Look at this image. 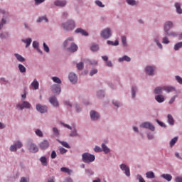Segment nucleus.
I'll list each match as a JSON object with an SVG mask.
<instances>
[{
	"mask_svg": "<svg viewBox=\"0 0 182 182\" xmlns=\"http://www.w3.org/2000/svg\"><path fill=\"white\" fill-rule=\"evenodd\" d=\"M58 141L59 143H60V144H62V146H63V147H65L66 149H70V146H69V144H68V142L59 140Z\"/></svg>",
	"mask_w": 182,
	"mask_h": 182,
	"instance_id": "obj_39",
	"label": "nucleus"
},
{
	"mask_svg": "<svg viewBox=\"0 0 182 182\" xmlns=\"http://www.w3.org/2000/svg\"><path fill=\"white\" fill-rule=\"evenodd\" d=\"M66 151H68V150H66L65 148H60V153L61 154H65V153H66Z\"/></svg>",
	"mask_w": 182,
	"mask_h": 182,
	"instance_id": "obj_61",
	"label": "nucleus"
},
{
	"mask_svg": "<svg viewBox=\"0 0 182 182\" xmlns=\"http://www.w3.org/2000/svg\"><path fill=\"white\" fill-rule=\"evenodd\" d=\"M168 123L173 126L174 124V119L173 118V116L171 114H168Z\"/></svg>",
	"mask_w": 182,
	"mask_h": 182,
	"instance_id": "obj_32",
	"label": "nucleus"
},
{
	"mask_svg": "<svg viewBox=\"0 0 182 182\" xmlns=\"http://www.w3.org/2000/svg\"><path fill=\"white\" fill-rule=\"evenodd\" d=\"M43 49H44L45 52H46L47 53H49V46H48V45H46V43H43Z\"/></svg>",
	"mask_w": 182,
	"mask_h": 182,
	"instance_id": "obj_49",
	"label": "nucleus"
},
{
	"mask_svg": "<svg viewBox=\"0 0 182 182\" xmlns=\"http://www.w3.org/2000/svg\"><path fill=\"white\" fill-rule=\"evenodd\" d=\"M53 132L55 134V136H59V130L56 127L53 128Z\"/></svg>",
	"mask_w": 182,
	"mask_h": 182,
	"instance_id": "obj_51",
	"label": "nucleus"
},
{
	"mask_svg": "<svg viewBox=\"0 0 182 182\" xmlns=\"http://www.w3.org/2000/svg\"><path fill=\"white\" fill-rule=\"evenodd\" d=\"M141 127H143L144 129H149V130H151V132H154L155 130L154 126L150 122L142 123L141 124Z\"/></svg>",
	"mask_w": 182,
	"mask_h": 182,
	"instance_id": "obj_7",
	"label": "nucleus"
},
{
	"mask_svg": "<svg viewBox=\"0 0 182 182\" xmlns=\"http://www.w3.org/2000/svg\"><path fill=\"white\" fill-rule=\"evenodd\" d=\"M130 62L132 59L127 55H124L122 58H119V62Z\"/></svg>",
	"mask_w": 182,
	"mask_h": 182,
	"instance_id": "obj_25",
	"label": "nucleus"
},
{
	"mask_svg": "<svg viewBox=\"0 0 182 182\" xmlns=\"http://www.w3.org/2000/svg\"><path fill=\"white\" fill-rule=\"evenodd\" d=\"M95 4L96 5H97V6H100V8H105V5H103V3H102V1L99 0L95 1Z\"/></svg>",
	"mask_w": 182,
	"mask_h": 182,
	"instance_id": "obj_48",
	"label": "nucleus"
},
{
	"mask_svg": "<svg viewBox=\"0 0 182 182\" xmlns=\"http://www.w3.org/2000/svg\"><path fill=\"white\" fill-rule=\"evenodd\" d=\"M122 43L123 46H127L126 36H122Z\"/></svg>",
	"mask_w": 182,
	"mask_h": 182,
	"instance_id": "obj_45",
	"label": "nucleus"
},
{
	"mask_svg": "<svg viewBox=\"0 0 182 182\" xmlns=\"http://www.w3.org/2000/svg\"><path fill=\"white\" fill-rule=\"evenodd\" d=\"M83 68H84L83 62L77 63V68L78 69V70H83Z\"/></svg>",
	"mask_w": 182,
	"mask_h": 182,
	"instance_id": "obj_41",
	"label": "nucleus"
},
{
	"mask_svg": "<svg viewBox=\"0 0 182 182\" xmlns=\"http://www.w3.org/2000/svg\"><path fill=\"white\" fill-rule=\"evenodd\" d=\"M91 50L92 52H97V50H99V45H93L91 47Z\"/></svg>",
	"mask_w": 182,
	"mask_h": 182,
	"instance_id": "obj_44",
	"label": "nucleus"
},
{
	"mask_svg": "<svg viewBox=\"0 0 182 182\" xmlns=\"http://www.w3.org/2000/svg\"><path fill=\"white\" fill-rule=\"evenodd\" d=\"M33 47L34 49H36L38 52L41 53V55H42L43 52L39 49V43L38 41L33 42Z\"/></svg>",
	"mask_w": 182,
	"mask_h": 182,
	"instance_id": "obj_20",
	"label": "nucleus"
},
{
	"mask_svg": "<svg viewBox=\"0 0 182 182\" xmlns=\"http://www.w3.org/2000/svg\"><path fill=\"white\" fill-rule=\"evenodd\" d=\"M14 56L16 58L17 60H18V62H25V58L23 57H22V55L16 53L14 54Z\"/></svg>",
	"mask_w": 182,
	"mask_h": 182,
	"instance_id": "obj_29",
	"label": "nucleus"
},
{
	"mask_svg": "<svg viewBox=\"0 0 182 182\" xmlns=\"http://www.w3.org/2000/svg\"><path fill=\"white\" fill-rule=\"evenodd\" d=\"M21 97L25 100L26 99V90H24L23 94L21 95Z\"/></svg>",
	"mask_w": 182,
	"mask_h": 182,
	"instance_id": "obj_64",
	"label": "nucleus"
},
{
	"mask_svg": "<svg viewBox=\"0 0 182 182\" xmlns=\"http://www.w3.org/2000/svg\"><path fill=\"white\" fill-rule=\"evenodd\" d=\"M146 75H149V76H151L154 73V69L151 66H147L146 68Z\"/></svg>",
	"mask_w": 182,
	"mask_h": 182,
	"instance_id": "obj_18",
	"label": "nucleus"
},
{
	"mask_svg": "<svg viewBox=\"0 0 182 182\" xmlns=\"http://www.w3.org/2000/svg\"><path fill=\"white\" fill-rule=\"evenodd\" d=\"M127 3L128 5H132V6L137 5V2L135 0H127Z\"/></svg>",
	"mask_w": 182,
	"mask_h": 182,
	"instance_id": "obj_40",
	"label": "nucleus"
},
{
	"mask_svg": "<svg viewBox=\"0 0 182 182\" xmlns=\"http://www.w3.org/2000/svg\"><path fill=\"white\" fill-rule=\"evenodd\" d=\"M56 151H53L51 153V159H56Z\"/></svg>",
	"mask_w": 182,
	"mask_h": 182,
	"instance_id": "obj_62",
	"label": "nucleus"
},
{
	"mask_svg": "<svg viewBox=\"0 0 182 182\" xmlns=\"http://www.w3.org/2000/svg\"><path fill=\"white\" fill-rule=\"evenodd\" d=\"M30 153H38L39 151V148L38 146L33 143L30 144L29 149Z\"/></svg>",
	"mask_w": 182,
	"mask_h": 182,
	"instance_id": "obj_9",
	"label": "nucleus"
},
{
	"mask_svg": "<svg viewBox=\"0 0 182 182\" xmlns=\"http://www.w3.org/2000/svg\"><path fill=\"white\" fill-rule=\"evenodd\" d=\"M90 114L92 120H97V119L100 117L99 113H97L96 111H91Z\"/></svg>",
	"mask_w": 182,
	"mask_h": 182,
	"instance_id": "obj_16",
	"label": "nucleus"
},
{
	"mask_svg": "<svg viewBox=\"0 0 182 182\" xmlns=\"http://www.w3.org/2000/svg\"><path fill=\"white\" fill-rule=\"evenodd\" d=\"M36 5H39L40 4H42L45 2V0H34Z\"/></svg>",
	"mask_w": 182,
	"mask_h": 182,
	"instance_id": "obj_58",
	"label": "nucleus"
},
{
	"mask_svg": "<svg viewBox=\"0 0 182 182\" xmlns=\"http://www.w3.org/2000/svg\"><path fill=\"white\" fill-rule=\"evenodd\" d=\"M178 140V137L175 136L173 139H172L170 141V146L173 147L177 143V141Z\"/></svg>",
	"mask_w": 182,
	"mask_h": 182,
	"instance_id": "obj_34",
	"label": "nucleus"
},
{
	"mask_svg": "<svg viewBox=\"0 0 182 182\" xmlns=\"http://www.w3.org/2000/svg\"><path fill=\"white\" fill-rule=\"evenodd\" d=\"M156 45H158L159 48H160V49H163V45H161V43H160V42H159V40L155 39L154 40Z\"/></svg>",
	"mask_w": 182,
	"mask_h": 182,
	"instance_id": "obj_56",
	"label": "nucleus"
},
{
	"mask_svg": "<svg viewBox=\"0 0 182 182\" xmlns=\"http://www.w3.org/2000/svg\"><path fill=\"white\" fill-rule=\"evenodd\" d=\"M102 147L104 152H105L106 154L110 153V149L106 146V144H102Z\"/></svg>",
	"mask_w": 182,
	"mask_h": 182,
	"instance_id": "obj_37",
	"label": "nucleus"
},
{
	"mask_svg": "<svg viewBox=\"0 0 182 182\" xmlns=\"http://www.w3.org/2000/svg\"><path fill=\"white\" fill-rule=\"evenodd\" d=\"M96 73H97V70L95 69L91 70V72L90 73V76H93V75H96Z\"/></svg>",
	"mask_w": 182,
	"mask_h": 182,
	"instance_id": "obj_60",
	"label": "nucleus"
},
{
	"mask_svg": "<svg viewBox=\"0 0 182 182\" xmlns=\"http://www.w3.org/2000/svg\"><path fill=\"white\" fill-rule=\"evenodd\" d=\"M22 42H23L24 43H26V48H28L31 43H32V38H27L26 40H22Z\"/></svg>",
	"mask_w": 182,
	"mask_h": 182,
	"instance_id": "obj_30",
	"label": "nucleus"
},
{
	"mask_svg": "<svg viewBox=\"0 0 182 182\" xmlns=\"http://www.w3.org/2000/svg\"><path fill=\"white\" fill-rule=\"evenodd\" d=\"M39 147L41 150H46L49 147V141L44 140L39 144Z\"/></svg>",
	"mask_w": 182,
	"mask_h": 182,
	"instance_id": "obj_12",
	"label": "nucleus"
},
{
	"mask_svg": "<svg viewBox=\"0 0 182 182\" xmlns=\"http://www.w3.org/2000/svg\"><path fill=\"white\" fill-rule=\"evenodd\" d=\"M36 134H37L38 137H43V133L40 129L36 130Z\"/></svg>",
	"mask_w": 182,
	"mask_h": 182,
	"instance_id": "obj_47",
	"label": "nucleus"
},
{
	"mask_svg": "<svg viewBox=\"0 0 182 182\" xmlns=\"http://www.w3.org/2000/svg\"><path fill=\"white\" fill-rule=\"evenodd\" d=\"M175 181L176 182H182V177L181 176H176L175 178Z\"/></svg>",
	"mask_w": 182,
	"mask_h": 182,
	"instance_id": "obj_59",
	"label": "nucleus"
},
{
	"mask_svg": "<svg viewBox=\"0 0 182 182\" xmlns=\"http://www.w3.org/2000/svg\"><path fill=\"white\" fill-rule=\"evenodd\" d=\"M18 69L21 73H25L26 72V68L22 64L18 65Z\"/></svg>",
	"mask_w": 182,
	"mask_h": 182,
	"instance_id": "obj_36",
	"label": "nucleus"
},
{
	"mask_svg": "<svg viewBox=\"0 0 182 182\" xmlns=\"http://www.w3.org/2000/svg\"><path fill=\"white\" fill-rule=\"evenodd\" d=\"M95 159V155H92L89 153H84L82 154V161L84 163H93Z\"/></svg>",
	"mask_w": 182,
	"mask_h": 182,
	"instance_id": "obj_3",
	"label": "nucleus"
},
{
	"mask_svg": "<svg viewBox=\"0 0 182 182\" xmlns=\"http://www.w3.org/2000/svg\"><path fill=\"white\" fill-rule=\"evenodd\" d=\"M180 48H182V42H179L174 46V49L176 50H178V49H180Z\"/></svg>",
	"mask_w": 182,
	"mask_h": 182,
	"instance_id": "obj_43",
	"label": "nucleus"
},
{
	"mask_svg": "<svg viewBox=\"0 0 182 182\" xmlns=\"http://www.w3.org/2000/svg\"><path fill=\"white\" fill-rule=\"evenodd\" d=\"M60 171H62V173H67V174H68L69 176H70V174H72V170H70L66 167L61 168Z\"/></svg>",
	"mask_w": 182,
	"mask_h": 182,
	"instance_id": "obj_26",
	"label": "nucleus"
},
{
	"mask_svg": "<svg viewBox=\"0 0 182 182\" xmlns=\"http://www.w3.org/2000/svg\"><path fill=\"white\" fill-rule=\"evenodd\" d=\"M176 80H177V82H178V83H180L181 85H182V78H181V77L177 75V76H176Z\"/></svg>",
	"mask_w": 182,
	"mask_h": 182,
	"instance_id": "obj_55",
	"label": "nucleus"
},
{
	"mask_svg": "<svg viewBox=\"0 0 182 182\" xmlns=\"http://www.w3.org/2000/svg\"><path fill=\"white\" fill-rule=\"evenodd\" d=\"M163 90H165L167 93H170V92H173V90H174V87L165 86L163 87Z\"/></svg>",
	"mask_w": 182,
	"mask_h": 182,
	"instance_id": "obj_33",
	"label": "nucleus"
},
{
	"mask_svg": "<svg viewBox=\"0 0 182 182\" xmlns=\"http://www.w3.org/2000/svg\"><path fill=\"white\" fill-rule=\"evenodd\" d=\"M101 36L102 38H104V39H109V38L112 36V31H110V28L103 30L101 32Z\"/></svg>",
	"mask_w": 182,
	"mask_h": 182,
	"instance_id": "obj_6",
	"label": "nucleus"
},
{
	"mask_svg": "<svg viewBox=\"0 0 182 182\" xmlns=\"http://www.w3.org/2000/svg\"><path fill=\"white\" fill-rule=\"evenodd\" d=\"M175 7L176 9L177 14H182V9H181V6L180 5V3L175 4Z\"/></svg>",
	"mask_w": 182,
	"mask_h": 182,
	"instance_id": "obj_28",
	"label": "nucleus"
},
{
	"mask_svg": "<svg viewBox=\"0 0 182 182\" xmlns=\"http://www.w3.org/2000/svg\"><path fill=\"white\" fill-rule=\"evenodd\" d=\"M120 168L122 171H125V174L127 177H130V168L126 164H122L120 165Z\"/></svg>",
	"mask_w": 182,
	"mask_h": 182,
	"instance_id": "obj_8",
	"label": "nucleus"
},
{
	"mask_svg": "<svg viewBox=\"0 0 182 182\" xmlns=\"http://www.w3.org/2000/svg\"><path fill=\"white\" fill-rule=\"evenodd\" d=\"M146 178H154L156 176L154 175V172L148 171L146 173Z\"/></svg>",
	"mask_w": 182,
	"mask_h": 182,
	"instance_id": "obj_27",
	"label": "nucleus"
},
{
	"mask_svg": "<svg viewBox=\"0 0 182 182\" xmlns=\"http://www.w3.org/2000/svg\"><path fill=\"white\" fill-rule=\"evenodd\" d=\"M95 151L96 153H100V151H102V148H100V146H95Z\"/></svg>",
	"mask_w": 182,
	"mask_h": 182,
	"instance_id": "obj_57",
	"label": "nucleus"
},
{
	"mask_svg": "<svg viewBox=\"0 0 182 182\" xmlns=\"http://www.w3.org/2000/svg\"><path fill=\"white\" fill-rule=\"evenodd\" d=\"M36 110H38V112H40V113H46V112H48V107L43 106L41 104H38L36 105Z\"/></svg>",
	"mask_w": 182,
	"mask_h": 182,
	"instance_id": "obj_10",
	"label": "nucleus"
},
{
	"mask_svg": "<svg viewBox=\"0 0 182 182\" xmlns=\"http://www.w3.org/2000/svg\"><path fill=\"white\" fill-rule=\"evenodd\" d=\"M155 99L158 103H163V102H164V96L162 95H157L155 97Z\"/></svg>",
	"mask_w": 182,
	"mask_h": 182,
	"instance_id": "obj_24",
	"label": "nucleus"
},
{
	"mask_svg": "<svg viewBox=\"0 0 182 182\" xmlns=\"http://www.w3.org/2000/svg\"><path fill=\"white\" fill-rule=\"evenodd\" d=\"M31 86L35 90H38V89H39V82H38V80H36V79H34V80L31 83Z\"/></svg>",
	"mask_w": 182,
	"mask_h": 182,
	"instance_id": "obj_21",
	"label": "nucleus"
},
{
	"mask_svg": "<svg viewBox=\"0 0 182 182\" xmlns=\"http://www.w3.org/2000/svg\"><path fill=\"white\" fill-rule=\"evenodd\" d=\"M77 46L73 43H71L70 47L68 48L70 52H77Z\"/></svg>",
	"mask_w": 182,
	"mask_h": 182,
	"instance_id": "obj_19",
	"label": "nucleus"
},
{
	"mask_svg": "<svg viewBox=\"0 0 182 182\" xmlns=\"http://www.w3.org/2000/svg\"><path fill=\"white\" fill-rule=\"evenodd\" d=\"M43 21H45V22H48V18H46V16H41L40 17L38 20L37 22H42Z\"/></svg>",
	"mask_w": 182,
	"mask_h": 182,
	"instance_id": "obj_46",
	"label": "nucleus"
},
{
	"mask_svg": "<svg viewBox=\"0 0 182 182\" xmlns=\"http://www.w3.org/2000/svg\"><path fill=\"white\" fill-rule=\"evenodd\" d=\"M75 33H81L83 36H89V33L82 28H78L75 30Z\"/></svg>",
	"mask_w": 182,
	"mask_h": 182,
	"instance_id": "obj_17",
	"label": "nucleus"
},
{
	"mask_svg": "<svg viewBox=\"0 0 182 182\" xmlns=\"http://www.w3.org/2000/svg\"><path fill=\"white\" fill-rule=\"evenodd\" d=\"M66 4H68V2L65 0H57L54 2V5H55V6H60L61 8L66 6Z\"/></svg>",
	"mask_w": 182,
	"mask_h": 182,
	"instance_id": "obj_14",
	"label": "nucleus"
},
{
	"mask_svg": "<svg viewBox=\"0 0 182 182\" xmlns=\"http://www.w3.org/2000/svg\"><path fill=\"white\" fill-rule=\"evenodd\" d=\"M20 182H29V178L22 177Z\"/></svg>",
	"mask_w": 182,
	"mask_h": 182,
	"instance_id": "obj_63",
	"label": "nucleus"
},
{
	"mask_svg": "<svg viewBox=\"0 0 182 182\" xmlns=\"http://www.w3.org/2000/svg\"><path fill=\"white\" fill-rule=\"evenodd\" d=\"M70 136L71 137H75V136H77V132H76V129L74 128V131H73L70 134Z\"/></svg>",
	"mask_w": 182,
	"mask_h": 182,
	"instance_id": "obj_50",
	"label": "nucleus"
},
{
	"mask_svg": "<svg viewBox=\"0 0 182 182\" xmlns=\"http://www.w3.org/2000/svg\"><path fill=\"white\" fill-rule=\"evenodd\" d=\"M51 90L53 93H56L57 95H60L61 92L60 85H56V84L52 85Z\"/></svg>",
	"mask_w": 182,
	"mask_h": 182,
	"instance_id": "obj_11",
	"label": "nucleus"
},
{
	"mask_svg": "<svg viewBox=\"0 0 182 182\" xmlns=\"http://www.w3.org/2000/svg\"><path fill=\"white\" fill-rule=\"evenodd\" d=\"M171 28H173V23H171V21H167L166 23H165L164 24V35L168 36H177V34H176V33H168V31H170V29H171Z\"/></svg>",
	"mask_w": 182,
	"mask_h": 182,
	"instance_id": "obj_1",
	"label": "nucleus"
},
{
	"mask_svg": "<svg viewBox=\"0 0 182 182\" xmlns=\"http://www.w3.org/2000/svg\"><path fill=\"white\" fill-rule=\"evenodd\" d=\"M63 28L65 31H73L75 29V21L73 20H69L66 23L62 24Z\"/></svg>",
	"mask_w": 182,
	"mask_h": 182,
	"instance_id": "obj_2",
	"label": "nucleus"
},
{
	"mask_svg": "<svg viewBox=\"0 0 182 182\" xmlns=\"http://www.w3.org/2000/svg\"><path fill=\"white\" fill-rule=\"evenodd\" d=\"M162 91H163V87H157L154 90V92L156 95H160V93H161Z\"/></svg>",
	"mask_w": 182,
	"mask_h": 182,
	"instance_id": "obj_35",
	"label": "nucleus"
},
{
	"mask_svg": "<svg viewBox=\"0 0 182 182\" xmlns=\"http://www.w3.org/2000/svg\"><path fill=\"white\" fill-rule=\"evenodd\" d=\"M161 177L166 180V181H170L171 180H173V176L167 173L161 175Z\"/></svg>",
	"mask_w": 182,
	"mask_h": 182,
	"instance_id": "obj_22",
	"label": "nucleus"
},
{
	"mask_svg": "<svg viewBox=\"0 0 182 182\" xmlns=\"http://www.w3.org/2000/svg\"><path fill=\"white\" fill-rule=\"evenodd\" d=\"M69 80L71 83H76L77 82V76L73 73H70L69 75Z\"/></svg>",
	"mask_w": 182,
	"mask_h": 182,
	"instance_id": "obj_15",
	"label": "nucleus"
},
{
	"mask_svg": "<svg viewBox=\"0 0 182 182\" xmlns=\"http://www.w3.org/2000/svg\"><path fill=\"white\" fill-rule=\"evenodd\" d=\"M162 43H165L166 45H168V43H170V41H168V38L167 37H164L163 38Z\"/></svg>",
	"mask_w": 182,
	"mask_h": 182,
	"instance_id": "obj_53",
	"label": "nucleus"
},
{
	"mask_svg": "<svg viewBox=\"0 0 182 182\" xmlns=\"http://www.w3.org/2000/svg\"><path fill=\"white\" fill-rule=\"evenodd\" d=\"M136 90H137V87H132V95L133 99H134L136 97Z\"/></svg>",
	"mask_w": 182,
	"mask_h": 182,
	"instance_id": "obj_42",
	"label": "nucleus"
},
{
	"mask_svg": "<svg viewBox=\"0 0 182 182\" xmlns=\"http://www.w3.org/2000/svg\"><path fill=\"white\" fill-rule=\"evenodd\" d=\"M40 161L41 162V164H43V166H48V161L46 159V157L45 156L41 157Z\"/></svg>",
	"mask_w": 182,
	"mask_h": 182,
	"instance_id": "obj_31",
	"label": "nucleus"
},
{
	"mask_svg": "<svg viewBox=\"0 0 182 182\" xmlns=\"http://www.w3.org/2000/svg\"><path fill=\"white\" fill-rule=\"evenodd\" d=\"M31 103L27 101H24L22 104H17L16 108L19 110H23L24 109H31Z\"/></svg>",
	"mask_w": 182,
	"mask_h": 182,
	"instance_id": "obj_4",
	"label": "nucleus"
},
{
	"mask_svg": "<svg viewBox=\"0 0 182 182\" xmlns=\"http://www.w3.org/2000/svg\"><path fill=\"white\" fill-rule=\"evenodd\" d=\"M70 42H73V37L68 38L63 43L65 48H68L69 45H71Z\"/></svg>",
	"mask_w": 182,
	"mask_h": 182,
	"instance_id": "obj_23",
	"label": "nucleus"
},
{
	"mask_svg": "<svg viewBox=\"0 0 182 182\" xmlns=\"http://www.w3.org/2000/svg\"><path fill=\"white\" fill-rule=\"evenodd\" d=\"M176 97H177V95L173 96L171 100H169V104L173 105L174 102L176 101Z\"/></svg>",
	"mask_w": 182,
	"mask_h": 182,
	"instance_id": "obj_54",
	"label": "nucleus"
},
{
	"mask_svg": "<svg viewBox=\"0 0 182 182\" xmlns=\"http://www.w3.org/2000/svg\"><path fill=\"white\" fill-rule=\"evenodd\" d=\"M52 80L53 82H54L55 83H58V85H60L62 83V80H60V78L58 77H53Z\"/></svg>",
	"mask_w": 182,
	"mask_h": 182,
	"instance_id": "obj_38",
	"label": "nucleus"
},
{
	"mask_svg": "<svg viewBox=\"0 0 182 182\" xmlns=\"http://www.w3.org/2000/svg\"><path fill=\"white\" fill-rule=\"evenodd\" d=\"M22 146H23L22 144V142H21V141H16L14 144L11 145L10 146V151H16V150H18V149H21L22 147Z\"/></svg>",
	"mask_w": 182,
	"mask_h": 182,
	"instance_id": "obj_5",
	"label": "nucleus"
},
{
	"mask_svg": "<svg viewBox=\"0 0 182 182\" xmlns=\"http://www.w3.org/2000/svg\"><path fill=\"white\" fill-rule=\"evenodd\" d=\"M98 97H105V92L102 90L97 92Z\"/></svg>",
	"mask_w": 182,
	"mask_h": 182,
	"instance_id": "obj_52",
	"label": "nucleus"
},
{
	"mask_svg": "<svg viewBox=\"0 0 182 182\" xmlns=\"http://www.w3.org/2000/svg\"><path fill=\"white\" fill-rule=\"evenodd\" d=\"M49 102L54 107H59V102H58V99H56V97H51L49 98Z\"/></svg>",
	"mask_w": 182,
	"mask_h": 182,
	"instance_id": "obj_13",
	"label": "nucleus"
}]
</instances>
